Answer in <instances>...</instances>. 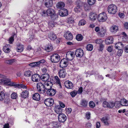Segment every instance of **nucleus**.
<instances>
[{"label":"nucleus","instance_id":"nucleus-1","mask_svg":"<svg viewBox=\"0 0 128 128\" xmlns=\"http://www.w3.org/2000/svg\"><path fill=\"white\" fill-rule=\"evenodd\" d=\"M55 10L52 8H49L46 10H43L42 12V16H50L53 20H57L58 18V15L56 14Z\"/></svg>","mask_w":128,"mask_h":128},{"label":"nucleus","instance_id":"nucleus-2","mask_svg":"<svg viewBox=\"0 0 128 128\" xmlns=\"http://www.w3.org/2000/svg\"><path fill=\"white\" fill-rule=\"evenodd\" d=\"M66 59L64 58L61 60L60 63V66L62 68L66 67L68 65V61L71 60L67 56H66Z\"/></svg>","mask_w":128,"mask_h":128},{"label":"nucleus","instance_id":"nucleus-3","mask_svg":"<svg viewBox=\"0 0 128 128\" xmlns=\"http://www.w3.org/2000/svg\"><path fill=\"white\" fill-rule=\"evenodd\" d=\"M108 10L109 13L114 14L117 11V8L116 5L114 4L109 5L108 8Z\"/></svg>","mask_w":128,"mask_h":128},{"label":"nucleus","instance_id":"nucleus-4","mask_svg":"<svg viewBox=\"0 0 128 128\" xmlns=\"http://www.w3.org/2000/svg\"><path fill=\"white\" fill-rule=\"evenodd\" d=\"M60 57L59 55L57 54H54L50 56V59L52 62H58L60 60Z\"/></svg>","mask_w":128,"mask_h":128},{"label":"nucleus","instance_id":"nucleus-5","mask_svg":"<svg viewBox=\"0 0 128 128\" xmlns=\"http://www.w3.org/2000/svg\"><path fill=\"white\" fill-rule=\"evenodd\" d=\"M98 18L100 22L105 21L107 18L106 14L104 12L100 14L98 16Z\"/></svg>","mask_w":128,"mask_h":128},{"label":"nucleus","instance_id":"nucleus-6","mask_svg":"<svg viewBox=\"0 0 128 128\" xmlns=\"http://www.w3.org/2000/svg\"><path fill=\"white\" fill-rule=\"evenodd\" d=\"M54 101L52 98H48L45 99L44 100V102L45 104L48 106H52L54 103Z\"/></svg>","mask_w":128,"mask_h":128},{"label":"nucleus","instance_id":"nucleus-7","mask_svg":"<svg viewBox=\"0 0 128 128\" xmlns=\"http://www.w3.org/2000/svg\"><path fill=\"white\" fill-rule=\"evenodd\" d=\"M68 11L66 9L63 8L59 10L58 14L60 16H64L68 15Z\"/></svg>","mask_w":128,"mask_h":128},{"label":"nucleus","instance_id":"nucleus-8","mask_svg":"<svg viewBox=\"0 0 128 128\" xmlns=\"http://www.w3.org/2000/svg\"><path fill=\"white\" fill-rule=\"evenodd\" d=\"M75 54L77 57L81 58L84 55L83 50L81 48L77 49L76 50Z\"/></svg>","mask_w":128,"mask_h":128},{"label":"nucleus","instance_id":"nucleus-9","mask_svg":"<svg viewBox=\"0 0 128 128\" xmlns=\"http://www.w3.org/2000/svg\"><path fill=\"white\" fill-rule=\"evenodd\" d=\"M41 77L39 74H35L32 76V79L33 82H38L41 79Z\"/></svg>","mask_w":128,"mask_h":128},{"label":"nucleus","instance_id":"nucleus-10","mask_svg":"<svg viewBox=\"0 0 128 128\" xmlns=\"http://www.w3.org/2000/svg\"><path fill=\"white\" fill-rule=\"evenodd\" d=\"M76 4L78 8H81L84 6V7L86 6V4L85 2H83L80 0H78L76 2Z\"/></svg>","mask_w":128,"mask_h":128},{"label":"nucleus","instance_id":"nucleus-11","mask_svg":"<svg viewBox=\"0 0 128 128\" xmlns=\"http://www.w3.org/2000/svg\"><path fill=\"white\" fill-rule=\"evenodd\" d=\"M58 118L59 122H63L66 120L67 118L64 114L62 113L58 115Z\"/></svg>","mask_w":128,"mask_h":128},{"label":"nucleus","instance_id":"nucleus-12","mask_svg":"<svg viewBox=\"0 0 128 128\" xmlns=\"http://www.w3.org/2000/svg\"><path fill=\"white\" fill-rule=\"evenodd\" d=\"M106 31V29L105 27H101L100 31L98 33V35L101 36L103 37L105 35Z\"/></svg>","mask_w":128,"mask_h":128},{"label":"nucleus","instance_id":"nucleus-13","mask_svg":"<svg viewBox=\"0 0 128 128\" xmlns=\"http://www.w3.org/2000/svg\"><path fill=\"white\" fill-rule=\"evenodd\" d=\"M48 90L46 92V94L48 96H52L55 95L56 92V90L52 88Z\"/></svg>","mask_w":128,"mask_h":128},{"label":"nucleus","instance_id":"nucleus-14","mask_svg":"<svg viewBox=\"0 0 128 128\" xmlns=\"http://www.w3.org/2000/svg\"><path fill=\"white\" fill-rule=\"evenodd\" d=\"M28 92L26 90H25L22 92L20 94V98L25 99L28 98Z\"/></svg>","mask_w":128,"mask_h":128},{"label":"nucleus","instance_id":"nucleus-15","mask_svg":"<svg viewBox=\"0 0 128 128\" xmlns=\"http://www.w3.org/2000/svg\"><path fill=\"white\" fill-rule=\"evenodd\" d=\"M36 87L37 90L39 92H40L42 90V89L44 88V84H43L41 82H39L37 84Z\"/></svg>","mask_w":128,"mask_h":128},{"label":"nucleus","instance_id":"nucleus-16","mask_svg":"<svg viewBox=\"0 0 128 128\" xmlns=\"http://www.w3.org/2000/svg\"><path fill=\"white\" fill-rule=\"evenodd\" d=\"M66 73V70L64 68L60 70L58 72V74L60 77L64 78L65 77Z\"/></svg>","mask_w":128,"mask_h":128},{"label":"nucleus","instance_id":"nucleus-17","mask_svg":"<svg viewBox=\"0 0 128 128\" xmlns=\"http://www.w3.org/2000/svg\"><path fill=\"white\" fill-rule=\"evenodd\" d=\"M65 87L68 88L72 89L74 86L73 84L70 81L68 80L66 81L64 83Z\"/></svg>","mask_w":128,"mask_h":128},{"label":"nucleus","instance_id":"nucleus-18","mask_svg":"<svg viewBox=\"0 0 128 128\" xmlns=\"http://www.w3.org/2000/svg\"><path fill=\"white\" fill-rule=\"evenodd\" d=\"M114 38L111 36H109L105 40L104 42L106 44H109L113 43Z\"/></svg>","mask_w":128,"mask_h":128},{"label":"nucleus","instance_id":"nucleus-19","mask_svg":"<svg viewBox=\"0 0 128 128\" xmlns=\"http://www.w3.org/2000/svg\"><path fill=\"white\" fill-rule=\"evenodd\" d=\"M48 82L49 83H48V82H46L44 84L45 86L44 88L46 89L47 90H48V89H51L53 85L52 82L49 81Z\"/></svg>","mask_w":128,"mask_h":128},{"label":"nucleus","instance_id":"nucleus-20","mask_svg":"<svg viewBox=\"0 0 128 128\" xmlns=\"http://www.w3.org/2000/svg\"><path fill=\"white\" fill-rule=\"evenodd\" d=\"M43 76L42 78H41L42 80L44 82L47 81L50 78L49 74L48 73L45 74H42V76Z\"/></svg>","mask_w":128,"mask_h":128},{"label":"nucleus","instance_id":"nucleus-21","mask_svg":"<svg viewBox=\"0 0 128 128\" xmlns=\"http://www.w3.org/2000/svg\"><path fill=\"white\" fill-rule=\"evenodd\" d=\"M32 98L35 100L39 101L40 100V96L38 93H35L33 95Z\"/></svg>","mask_w":128,"mask_h":128},{"label":"nucleus","instance_id":"nucleus-22","mask_svg":"<svg viewBox=\"0 0 128 128\" xmlns=\"http://www.w3.org/2000/svg\"><path fill=\"white\" fill-rule=\"evenodd\" d=\"M3 83L5 85L9 86L11 82V80L9 78H3Z\"/></svg>","mask_w":128,"mask_h":128},{"label":"nucleus","instance_id":"nucleus-23","mask_svg":"<svg viewBox=\"0 0 128 128\" xmlns=\"http://www.w3.org/2000/svg\"><path fill=\"white\" fill-rule=\"evenodd\" d=\"M56 109L55 110V112L57 114H62L63 110L61 106H57L56 107Z\"/></svg>","mask_w":128,"mask_h":128},{"label":"nucleus","instance_id":"nucleus-24","mask_svg":"<svg viewBox=\"0 0 128 128\" xmlns=\"http://www.w3.org/2000/svg\"><path fill=\"white\" fill-rule=\"evenodd\" d=\"M52 128H58L61 126V123L60 122H52Z\"/></svg>","mask_w":128,"mask_h":128},{"label":"nucleus","instance_id":"nucleus-25","mask_svg":"<svg viewBox=\"0 0 128 128\" xmlns=\"http://www.w3.org/2000/svg\"><path fill=\"white\" fill-rule=\"evenodd\" d=\"M46 2L45 3V6L47 7H50L53 4V2L52 0H46Z\"/></svg>","mask_w":128,"mask_h":128},{"label":"nucleus","instance_id":"nucleus-26","mask_svg":"<svg viewBox=\"0 0 128 128\" xmlns=\"http://www.w3.org/2000/svg\"><path fill=\"white\" fill-rule=\"evenodd\" d=\"M108 117L107 116L103 117L102 118L101 120L102 122L104 123V125L108 126L109 123L108 122Z\"/></svg>","mask_w":128,"mask_h":128},{"label":"nucleus","instance_id":"nucleus-27","mask_svg":"<svg viewBox=\"0 0 128 128\" xmlns=\"http://www.w3.org/2000/svg\"><path fill=\"white\" fill-rule=\"evenodd\" d=\"M120 102L122 106H127L128 105V101L125 98L121 99Z\"/></svg>","mask_w":128,"mask_h":128},{"label":"nucleus","instance_id":"nucleus-28","mask_svg":"<svg viewBox=\"0 0 128 128\" xmlns=\"http://www.w3.org/2000/svg\"><path fill=\"white\" fill-rule=\"evenodd\" d=\"M56 7L60 9H63L65 6L64 3L62 2H60L56 4Z\"/></svg>","mask_w":128,"mask_h":128},{"label":"nucleus","instance_id":"nucleus-29","mask_svg":"<svg viewBox=\"0 0 128 128\" xmlns=\"http://www.w3.org/2000/svg\"><path fill=\"white\" fill-rule=\"evenodd\" d=\"M15 37L16 38L17 37V36L16 34L15 33H14L13 34H12V36L9 38L8 41L9 42L10 44H12L14 40V38Z\"/></svg>","mask_w":128,"mask_h":128},{"label":"nucleus","instance_id":"nucleus-30","mask_svg":"<svg viewBox=\"0 0 128 128\" xmlns=\"http://www.w3.org/2000/svg\"><path fill=\"white\" fill-rule=\"evenodd\" d=\"M118 28L116 26H112L110 28V31L113 33H115L118 30Z\"/></svg>","mask_w":128,"mask_h":128},{"label":"nucleus","instance_id":"nucleus-31","mask_svg":"<svg viewBox=\"0 0 128 128\" xmlns=\"http://www.w3.org/2000/svg\"><path fill=\"white\" fill-rule=\"evenodd\" d=\"M48 36V38L52 40H54L57 38L56 35L53 33L49 34Z\"/></svg>","mask_w":128,"mask_h":128},{"label":"nucleus","instance_id":"nucleus-32","mask_svg":"<svg viewBox=\"0 0 128 128\" xmlns=\"http://www.w3.org/2000/svg\"><path fill=\"white\" fill-rule=\"evenodd\" d=\"M68 55H70L72 57V58L70 59L71 60H72L74 57V52H67L66 54V56H67V57L68 56Z\"/></svg>","mask_w":128,"mask_h":128},{"label":"nucleus","instance_id":"nucleus-33","mask_svg":"<svg viewBox=\"0 0 128 128\" xmlns=\"http://www.w3.org/2000/svg\"><path fill=\"white\" fill-rule=\"evenodd\" d=\"M97 17V15L94 14L92 13L91 14L90 18V19L92 21L95 20Z\"/></svg>","mask_w":128,"mask_h":128},{"label":"nucleus","instance_id":"nucleus-34","mask_svg":"<svg viewBox=\"0 0 128 128\" xmlns=\"http://www.w3.org/2000/svg\"><path fill=\"white\" fill-rule=\"evenodd\" d=\"M88 102L86 101L85 100L83 99L81 100V105L82 106L86 107L87 106L88 104Z\"/></svg>","mask_w":128,"mask_h":128},{"label":"nucleus","instance_id":"nucleus-35","mask_svg":"<svg viewBox=\"0 0 128 128\" xmlns=\"http://www.w3.org/2000/svg\"><path fill=\"white\" fill-rule=\"evenodd\" d=\"M23 46L21 45L20 44L17 45L16 49L18 50V52H21L23 50Z\"/></svg>","mask_w":128,"mask_h":128},{"label":"nucleus","instance_id":"nucleus-36","mask_svg":"<svg viewBox=\"0 0 128 128\" xmlns=\"http://www.w3.org/2000/svg\"><path fill=\"white\" fill-rule=\"evenodd\" d=\"M114 106H115V107L116 108H119L120 106H122V104H121V102H120V100L119 101H116L114 103Z\"/></svg>","mask_w":128,"mask_h":128},{"label":"nucleus","instance_id":"nucleus-37","mask_svg":"<svg viewBox=\"0 0 128 128\" xmlns=\"http://www.w3.org/2000/svg\"><path fill=\"white\" fill-rule=\"evenodd\" d=\"M65 38L67 40H71L72 39L73 36L72 33L70 32L68 34L67 36H66Z\"/></svg>","mask_w":128,"mask_h":128},{"label":"nucleus","instance_id":"nucleus-38","mask_svg":"<svg viewBox=\"0 0 128 128\" xmlns=\"http://www.w3.org/2000/svg\"><path fill=\"white\" fill-rule=\"evenodd\" d=\"M76 38L78 41H81L83 38L82 36L80 34H78L76 35Z\"/></svg>","mask_w":128,"mask_h":128},{"label":"nucleus","instance_id":"nucleus-39","mask_svg":"<svg viewBox=\"0 0 128 128\" xmlns=\"http://www.w3.org/2000/svg\"><path fill=\"white\" fill-rule=\"evenodd\" d=\"M5 94L3 91L0 92V100L2 101L5 98Z\"/></svg>","mask_w":128,"mask_h":128},{"label":"nucleus","instance_id":"nucleus-40","mask_svg":"<svg viewBox=\"0 0 128 128\" xmlns=\"http://www.w3.org/2000/svg\"><path fill=\"white\" fill-rule=\"evenodd\" d=\"M29 65L30 66L34 67H39L38 64L37 62H35L31 63L29 64Z\"/></svg>","mask_w":128,"mask_h":128},{"label":"nucleus","instance_id":"nucleus-41","mask_svg":"<svg viewBox=\"0 0 128 128\" xmlns=\"http://www.w3.org/2000/svg\"><path fill=\"white\" fill-rule=\"evenodd\" d=\"M93 46L91 44H88L86 47L87 50L88 51H91L93 49Z\"/></svg>","mask_w":128,"mask_h":128},{"label":"nucleus","instance_id":"nucleus-42","mask_svg":"<svg viewBox=\"0 0 128 128\" xmlns=\"http://www.w3.org/2000/svg\"><path fill=\"white\" fill-rule=\"evenodd\" d=\"M31 72L30 70H28L24 73V75L26 76L29 77L31 76Z\"/></svg>","mask_w":128,"mask_h":128},{"label":"nucleus","instance_id":"nucleus-43","mask_svg":"<svg viewBox=\"0 0 128 128\" xmlns=\"http://www.w3.org/2000/svg\"><path fill=\"white\" fill-rule=\"evenodd\" d=\"M74 20L72 17L69 18L67 20V22L69 24H72L74 22Z\"/></svg>","mask_w":128,"mask_h":128},{"label":"nucleus","instance_id":"nucleus-44","mask_svg":"<svg viewBox=\"0 0 128 128\" xmlns=\"http://www.w3.org/2000/svg\"><path fill=\"white\" fill-rule=\"evenodd\" d=\"M18 96V94L16 92L13 93L11 95V97L12 99H16Z\"/></svg>","mask_w":128,"mask_h":128},{"label":"nucleus","instance_id":"nucleus-45","mask_svg":"<svg viewBox=\"0 0 128 128\" xmlns=\"http://www.w3.org/2000/svg\"><path fill=\"white\" fill-rule=\"evenodd\" d=\"M3 50L5 52L7 53H9L10 51V50L9 48H6V47H4Z\"/></svg>","mask_w":128,"mask_h":128},{"label":"nucleus","instance_id":"nucleus-46","mask_svg":"<svg viewBox=\"0 0 128 128\" xmlns=\"http://www.w3.org/2000/svg\"><path fill=\"white\" fill-rule=\"evenodd\" d=\"M114 105H115L114 102H110L108 103V108H111L114 107Z\"/></svg>","mask_w":128,"mask_h":128},{"label":"nucleus","instance_id":"nucleus-47","mask_svg":"<svg viewBox=\"0 0 128 128\" xmlns=\"http://www.w3.org/2000/svg\"><path fill=\"white\" fill-rule=\"evenodd\" d=\"M96 0H88V2L90 5L94 4L96 2Z\"/></svg>","mask_w":128,"mask_h":128},{"label":"nucleus","instance_id":"nucleus-48","mask_svg":"<svg viewBox=\"0 0 128 128\" xmlns=\"http://www.w3.org/2000/svg\"><path fill=\"white\" fill-rule=\"evenodd\" d=\"M77 93V92L76 90H74L70 93V94L72 97L75 96Z\"/></svg>","mask_w":128,"mask_h":128},{"label":"nucleus","instance_id":"nucleus-49","mask_svg":"<svg viewBox=\"0 0 128 128\" xmlns=\"http://www.w3.org/2000/svg\"><path fill=\"white\" fill-rule=\"evenodd\" d=\"M18 86L17 88H22L23 89H26L27 88V87L26 86L22 84H18Z\"/></svg>","mask_w":128,"mask_h":128},{"label":"nucleus","instance_id":"nucleus-50","mask_svg":"<svg viewBox=\"0 0 128 128\" xmlns=\"http://www.w3.org/2000/svg\"><path fill=\"white\" fill-rule=\"evenodd\" d=\"M57 24V23L54 21H51L50 22L49 24V26L52 27H53L55 26Z\"/></svg>","mask_w":128,"mask_h":128},{"label":"nucleus","instance_id":"nucleus-51","mask_svg":"<svg viewBox=\"0 0 128 128\" xmlns=\"http://www.w3.org/2000/svg\"><path fill=\"white\" fill-rule=\"evenodd\" d=\"M10 101V99L9 98H8L6 97L4 99V103L5 104H9Z\"/></svg>","mask_w":128,"mask_h":128},{"label":"nucleus","instance_id":"nucleus-52","mask_svg":"<svg viewBox=\"0 0 128 128\" xmlns=\"http://www.w3.org/2000/svg\"><path fill=\"white\" fill-rule=\"evenodd\" d=\"M10 84L9 86H13L16 88L18 87V84H16L15 82H10Z\"/></svg>","mask_w":128,"mask_h":128},{"label":"nucleus","instance_id":"nucleus-53","mask_svg":"<svg viewBox=\"0 0 128 128\" xmlns=\"http://www.w3.org/2000/svg\"><path fill=\"white\" fill-rule=\"evenodd\" d=\"M86 23V21L84 19L80 20L79 22V24L81 26L84 25Z\"/></svg>","mask_w":128,"mask_h":128},{"label":"nucleus","instance_id":"nucleus-54","mask_svg":"<svg viewBox=\"0 0 128 128\" xmlns=\"http://www.w3.org/2000/svg\"><path fill=\"white\" fill-rule=\"evenodd\" d=\"M58 95L59 98L62 99L64 98V95L61 92H59L58 94Z\"/></svg>","mask_w":128,"mask_h":128},{"label":"nucleus","instance_id":"nucleus-55","mask_svg":"<svg viewBox=\"0 0 128 128\" xmlns=\"http://www.w3.org/2000/svg\"><path fill=\"white\" fill-rule=\"evenodd\" d=\"M53 48L52 46H48L46 47L45 50H48V52H50L51 51L52 49Z\"/></svg>","mask_w":128,"mask_h":128},{"label":"nucleus","instance_id":"nucleus-56","mask_svg":"<svg viewBox=\"0 0 128 128\" xmlns=\"http://www.w3.org/2000/svg\"><path fill=\"white\" fill-rule=\"evenodd\" d=\"M89 105L90 107L93 108L95 106V104L94 102L92 101L90 102L89 103Z\"/></svg>","mask_w":128,"mask_h":128},{"label":"nucleus","instance_id":"nucleus-57","mask_svg":"<svg viewBox=\"0 0 128 128\" xmlns=\"http://www.w3.org/2000/svg\"><path fill=\"white\" fill-rule=\"evenodd\" d=\"M123 52V50L121 49H118L117 52V55L118 56H122Z\"/></svg>","mask_w":128,"mask_h":128},{"label":"nucleus","instance_id":"nucleus-58","mask_svg":"<svg viewBox=\"0 0 128 128\" xmlns=\"http://www.w3.org/2000/svg\"><path fill=\"white\" fill-rule=\"evenodd\" d=\"M107 50L108 52H111L113 50V47L112 46H110L107 48Z\"/></svg>","mask_w":128,"mask_h":128},{"label":"nucleus","instance_id":"nucleus-59","mask_svg":"<svg viewBox=\"0 0 128 128\" xmlns=\"http://www.w3.org/2000/svg\"><path fill=\"white\" fill-rule=\"evenodd\" d=\"M108 103L106 101H104L102 104L104 108L108 107Z\"/></svg>","mask_w":128,"mask_h":128},{"label":"nucleus","instance_id":"nucleus-60","mask_svg":"<svg viewBox=\"0 0 128 128\" xmlns=\"http://www.w3.org/2000/svg\"><path fill=\"white\" fill-rule=\"evenodd\" d=\"M45 62V60L44 59H42L40 60L38 62H37L39 66H40V64H42L44 63Z\"/></svg>","mask_w":128,"mask_h":128},{"label":"nucleus","instance_id":"nucleus-61","mask_svg":"<svg viewBox=\"0 0 128 128\" xmlns=\"http://www.w3.org/2000/svg\"><path fill=\"white\" fill-rule=\"evenodd\" d=\"M104 47V46L103 44H100L99 46V49L98 50L101 52L102 51Z\"/></svg>","mask_w":128,"mask_h":128},{"label":"nucleus","instance_id":"nucleus-62","mask_svg":"<svg viewBox=\"0 0 128 128\" xmlns=\"http://www.w3.org/2000/svg\"><path fill=\"white\" fill-rule=\"evenodd\" d=\"M83 91V88L81 87H80L78 89L77 92L78 94H81L82 93Z\"/></svg>","mask_w":128,"mask_h":128},{"label":"nucleus","instance_id":"nucleus-63","mask_svg":"<svg viewBox=\"0 0 128 128\" xmlns=\"http://www.w3.org/2000/svg\"><path fill=\"white\" fill-rule=\"evenodd\" d=\"M92 126V124L90 123H87L86 124V126L88 128H90Z\"/></svg>","mask_w":128,"mask_h":128},{"label":"nucleus","instance_id":"nucleus-64","mask_svg":"<svg viewBox=\"0 0 128 128\" xmlns=\"http://www.w3.org/2000/svg\"><path fill=\"white\" fill-rule=\"evenodd\" d=\"M118 15L120 17V18H123L124 16V14L123 13L119 12L118 13Z\"/></svg>","mask_w":128,"mask_h":128}]
</instances>
